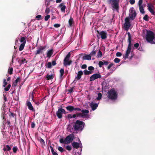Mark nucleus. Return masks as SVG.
<instances>
[{
  "label": "nucleus",
  "instance_id": "obj_1",
  "mask_svg": "<svg viewBox=\"0 0 155 155\" xmlns=\"http://www.w3.org/2000/svg\"><path fill=\"white\" fill-rule=\"evenodd\" d=\"M146 39L147 41L152 44H155V34L150 31H147Z\"/></svg>",
  "mask_w": 155,
  "mask_h": 155
},
{
  "label": "nucleus",
  "instance_id": "obj_2",
  "mask_svg": "<svg viewBox=\"0 0 155 155\" xmlns=\"http://www.w3.org/2000/svg\"><path fill=\"white\" fill-rule=\"evenodd\" d=\"M107 98L112 101H115L117 98V92L114 89H111L108 91L107 94Z\"/></svg>",
  "mask_w": 155,
  "mask_h": 155
},
{
  "label": "nucleus",
  "instance_id": "obj_3",
  "mask_svg": "<svg viewBox=\"0 0 155 155\" xmlns=\"http://www.w3.org/2000/svg\"><path fill=\"white\" fill-rule=\"evenodd\" d=\"M74 138V134H71L67 136L64 139L63 138L60 139L59 141L61 143L68 144L71 142Z\"/></svg>",
  "mask_w": 155,
  "mask_h": 155
},
{
  "label": "nucleus",
  "instance_id": "obj_4",
  "mask_svg": "<svg viewBox=\"0 0 155 155\" xmlns=\"http://www.w3.org/2000/svg\"><path fill=\"white\" fill-rule=\"evenodd\" d=\"M85 124L84 122L79 120H77L73 126L75 130L82 131L84 129Z\"/></svg>",
  "mask_w": 155,
  "mask_h": 155
},
{
  "label": "nucleus",
  "instance_id": "obj_5",
  "mask_svg": "<svg viewBox=\"0 0 155 155\" xmlns=\"http://www.w3.org/2000/svg\"><path fill=\"white\" fill-rule=\"evenodd\" d=\"M108 2L111 5L113 11L116 10L118 12L119 8V2H118L115 0H108Z\"/></svg>",
  "mask_w": 155,
  "mask_h": 155
},
{
  "label": "nucleus",
  "instance_id": "obj_6",
  "mask_svg": "<svg viewBox=\"0 0 155 155\" xmlns=\"http://www.w3.org/2000/svg\"><path fill=\"white\" fill-rule=\"evenodd\" d=\"M137 15V14L136 11L135 10L133 7L131 8L129 11V17L128 18L130 19L133 20H134Z\"/></svg>",
  "mask_w": 155,
  "mask_h": 155
},
{
  "label": "nucleus",
  "instance_id": "obj_7",
  "mask_svg": "<svg viewBox=\"0 0 155 155\" xmlns=\"http://www.w3.org/2000/svg\"><path fill=\"white\" fill-rule=\"evenodd\" d=\"M82 113H77V115L78 116H80L82 117L85 118H88L89 116L87 115V114L89 113V111L88 110H81Z\"/></svg>",
  "mask_w": 155,
  "mask_h": 155
},
{
  "label": "nucleus",
  "instance_id": "obj_8",
  "mask_svg": "<svg viewBox=\"0 0 155 155\" xmlns=\"http://www.w3.org/2000/svg\"><path fill=\"white\" fill-rule=\"evenodd\" d=\"M78 143H77L76 142H73L72 143V146L74 148H75L76 149H78L80 147L81 149L80 151V152L81 153L82 148V143L79 139H78Z\"/></svg>",
  "mask_w": 155,
  "mask_h": 155
},
{
  "label": "nucleus",
  "instance_id": "obj_9",
  "mask_svg": "<svg viewBox=\"0 0 155 155\" xmlns=\"http://www.w3.org/2000/svg\"><path fill=\"white\" fill-rule=\"evenodd\" d=\"M70 57V53L69 52L67 55L64 60V64L65 66L69 65H70L71 61H69V59Z\"/></svg>",
  "mask_w": 155,
  "mask_h": 155
},
{
  "label": "nucleus",
  "instance_id": "obj_10",
  "mask_svg": "<svg viewBox=\"0 0 155 155\" xmlns=\"http://www.w3.org/2000/svg\"><path fill=\"white\" fill-rule=\"evenodd\" d=\"M66 111L64 109L60 108L58 109V110L56 113L57 116L59 118H61L62 117V113L65 114Z\"/></svg>",
  "mask_w": 155,
  "mask_h": 155
},
{
  "label": "nucleus",
  "instance_id": "obj_11",
  "mask_svg": "<svg viewBox=\"0 0 155 155\" xmlns=\"http://www.w3.org/2000/svg\"><path fill=\"white\" fill-rule=\"evenodd\" d=\"M125 22L124 24V29L126 30H128L130 26V19L128 18H126L125 20Z\"/></svg>",
  "mask_w": 155,
  "mask_h": 155
},
{
  "label": "nucleus",
  "instance_id": "obj_12",
  "mask_svg": "<svg viewBox=\"0 0 155 155\" xmlns=\"http://www.w3.org/2000/svg\"><path fill=\"white\" fill-rule=\"evenodd\" d=\"M99 101L97 103H95L93 101L90 103V106L92 109V110L94 111L95 110L97 107Z\"/></svg>",
  "mask_w": 155,
  "mask_h": 155
},
{
  "label": "nucleus",
  "instance_id": "obj_13",
  "mask_svg": "<svg viewBox=\"0 0 155 155\" xmlns=\"http://www.w3.org/2000/svg\"><path fill=\"white\" fill-rule=\"evenodd\" d=\"M66 109L70 112H72L73 110H77L80 111L81 110V109L79 108H74V107L71 106H68L66 107Z\"/></svg>",
  "mask_w": 155,
  "mask_h": 155
},
{
  "label": "nucleus",
  "instance_id": "obj_14",
  "mask_svg": "<svg viewBox=\"0 0 155 155\" xmlns=\"http://www.w3.org/2000/svg\"><path fill=\"white\" fill-rule=\"evenodd\" d=\"M101 75L99 74H95L92 75L90 78V81H92L101 78Z\"/></svg>",
  "mask_w": 155,
  "mask_h": 155
},
{
  "label": "nucleus",
  "instance_id": "obj_15",
  "mask_svg": "<svg viewBox=\"0 0 155 155\" xmlns=\"http://www.w3.org/2000/svg\"><path fill=\"white\" fill-rule=\"evenodd\" d=\"M127 35L128 36V42L129 43L127 48L131 49L132 46V44L131 43V36L129 32L127 33Z\"/></svg>",
  "mask_w": 155,
  "mask_h": 155
},
{
  "label": "nucleus",
  "instance_id": "obj_16",
  "mask_svg": "<svg viewBox=\"0 0 155 155\" xmlns=\"http://www.w3.org/2000/svg\"><path fill=\"white\" fill-rule=\"evenodd\" d=\"M147 6L148 7V10L152 14L154 15L155 14L153 10L154 7L153 5L151 4L148 3L147 5Z\"/></svg>",
  "mask_w": 155,
  "mask_h": 155
},
{
  "label": "nucleus",
  "instance_id": "obj_17",
  "mask_svg": "<svg viewBox=\"0 0 155 155\" xmlns=\"http://www.w3.org/2000/svg\"><path fill=\"white\" fill-rule=\"evenodd\" d=\"M101 37L102 39H104L107 38V33L106 31H102L100 33Z\"/></svg>",
  "mask_w": 155,
  "mask_h": 155
},
{
  "label": "nucleus",
  "instance_id": "obj_18",
  "mask_svg": "<svg viewBox=\"0 0 155 155\" xmlns=\"http://www.w3.org/2000/svg\"><path fill=\"white\" fill-rule=\"evenodd\" d=\"M26 105L28 107V109L30 110H32L33 111H35V109L33 107L32 105L30 102H27L26 103Z\"/></svg>",
  "mask_w": 155,
  "mask_h": 155
},
{
  "label": "nucleus",
  "instance_id": "obj_19",
  "mask_svg": "<svg viewBox=\"0 0 155 155\" xmlns=\"http://www.w3.org/2000/svg\"><path fill=\"white\" fill-rule=\"evenodd\" d=\"M83 74V72L82 71H80L78 72L77 75L75 77V79L79 80L81 78V76Z\"/></svg>",
  "mask_w": 155,
  "mask_h": 155
},
{
  "label": "nucleus",
  "instance_id": "obj_20",
  "mask_svg": "<svg viewBox=\"0 0 155 155\" xmlns=\"http://www.w3.org/2000/svg\"><path fill=\"white\" fill-rule=\"evenodd\" d=\"M131 52V49H129L127 48V49L126 51V53L123 57V58L125 59L127 58H128V57L130 53Z\"/></svg>",
  "mask_w": 155,
  "mask_h": 155
},
{
  "label": "nucleus",
  "instance_id": "obj_21",
  "mask_svg": "<svg viewBox=\"0 0 155 155\" xmlns=\"http://www.w3.org/2000/svg\"><path fill=\"white\" fill-rule=\"evenodd\" d=\"M91 58V56L90 54H86L83 57V59L84 60H90Z\"/></svg>",
  "mask_w": 155,
  "mask_h": 155
},
{
  "label": "nucleus",
  "instance_id": "obj_22",
  "mask_svg": "<svg viewBox=\"0 0 155 155\" xmlns=\"http://www.w3.org/2000/svg\"><path fill=\"white\" fill-rule=\"evenodd\" d=\"M59 6L61 8V11L64 13L65 12V9L66 8V6L63 5V4L61 3L60 5Z\"/></svg>",
  "mask_w": 155,
  "mask_h": 155
},
{
  "label": "nucleus",
  "instance_id": "obj_23",
  "mask_svg": "<svg viewBox=\"0 0 155 155\" xmlns=\"http://www.w3.org/2000/svg\"><path fill=\"white\" fill-rule=\"evenodd\" d=\"M45 48V47H41L40 48H38V49L37 50L36 54H39L40 53H42L43 50Z\"/></svg>",
  "mask_w": 155,
  "mask_h": 155
},
{
  "label": "nucleus",
  "instance_id": "obj_24",
  "mask_svg": "<svg viewBox=\"0 0 155 155\" xmlns=\"http://www.w3.org/2000/svg\"><path fill=\"white\" fill-rule=\"evenodd\" d=\"M54 77V75L53 74H52L51 75L49 74H47V75L46 76V78H47V80H50L51 79H52Z\"/></svg>",
  "mask_w": 155,
  "mask_h": 155
},
{
  "label": "nucleus",
  "instance_id": "obj_25",
  "mask_svg": "<svg viewBox=\"0 0 155 155\" xmlns=\"http://www.w3.org/2000/svg\"><path fill=\"white\" fill-rule=\"evenodd\" d=\"M53 53V50L52 49H51L50 50H48L47 52V57H50L51 55H52Z\"/></svg>",
  "mask_w": 155,
  "mask_h": 155
},
{
  "label": "nucleus",
  "instance_id": "obj_26",
  "mask_svg": "<svg viewBox=\"0 0 155 155\" xmlns=\"http://www.w3.org/2000/svg\"><path fill=\"white\" fill-rule=\"evenodd\" d=\"M19 40L21 44H25L26 42V38H25L24 37H22L20 38Z\"/></svg>",
  "mask_w": 155,
  "mask_h": 155
},
{
  "label": "nucleus",
  "instance_id": "obj_27",
  "mask_svg": "<svg viewBox=\"0 0 155 155\" xmlns=\"http://www.w3.org/2000/svg\"><path fill=\"white\" fill-rule=\"evenodd\" d=\"M140 11V13L142 14H143L145 13L143 5L139 6Z\"/></svg>",
  "mask_w": 155,
  "mask_h": 155
},
{
  "label": "nucleus",
  "instance_id": "obj_28",
  "mask_svg": "<svg viewBox=\"0 0 155 155\" xmlns=\"http://www.w3.org/2000/svg\"><path fill=\"white\" fill-rule=\"evenodd\" d=\"M11 148L9 146L7 145L6 146H5L3 148V150L5 151H9L11 150Z\"/></svg>",
  "mask_w": 155,
  "mask_h": 155
},
{
  "label": "nucleus",
  "instance_id": "obj_29",
  "mask_svg": "<svg viewBox=\"0 0 155 155\" xmlns=\"http://www.w3.org/2000/svg\"><path fill=\"white\" fill-rule=\"evenodd\" d=\"M68 23L70 26H71L73 25L74 21L73 18L72 17H71L69 19Z\"/></svg>",
  "mask_w": 155,
  "mask_h": 155
},
{
  "label": "nucleus",
  "instance_id": "obj_30",
  "mask_svg": "<svg viewBox=\"0 0 155 155\" xmlns=\"http://www.w3.org/2000/svg\"><path fill=\"white\" fill-rule=\"evenodd\" d=\"M19 62L20 64L21 65L22 64H24L25 63H26L27 61L25 59L23 58V59H20L19 61Z\"/></svg>",
  "mask_w": 155,
  "mask_h": 155
},
{
  "label": "nucleus",
  "instance_id": "obj_31",
  "mask_svg": "<svg viewBox=\"0 0 155 155\" xmlns=\"http://www.w3.org/2000/svg\"><path fill=\"white\" fill-rule=\"evenodd\" d=\"M84 74L85 75H89L91 74L92 73L91 71L85 70L84 71Z\"/></svg>",
  "mask_w": 155,
  "mask_h": 155
},
{
  "label": "nucleus",
  "instance_id": "obj_32",
  "mask_svg": "<svg viewBox=\"0 0 155 155\" xmlns=\"http://www.w3.org/2000/svg\"><path fill=\"white\" fill-rule=\"evenodd\" d=\"M50 148L53 155H58L56 152L54 151L52 147H50Z\"/></svg>",
  "mask_w": 155,
  "mask_h": 155
},
{
  "label": "nucleus",
  "instance_id": "obj_33",
  "mask_svg": "<svg viewBox=\"0 0 155 155\" xmlns=\"http://www.w3.org/2000/svg\"><path fill=\"white\" fill-rule=\"evenodd\" d=\"M102 94L101 93H99L98 94V97H97L96 99L98 101L100 100L102 97Z\"/></svg>",
  "mask_w": 155,
  "mask_h": 155
},
{
  "label": "nucleus",
  "instance_id": "obj_34",
  "mask_svg": "<svg viewBox=\"0 0 155 155\" xmlns=\"http://www.w3.org/2000/svg\"><path fill=\"white\" fill-rule=\"evenodd\" d=\"M25 45V44H21L19 47V50L20 51H22L24 49Z\"/></svg>",
  "mask_w": 155,
  "mask_h": 155
},
{
  "label": "nucleus",
  "instance_id": "obj_35",
  "mask_svg": "<svg viewBox=\"0 0 155 155\" xmlns=\"http://www.w3.org/2000/svg\"><path fill=\"white\" fill-rule=\"evenodd\" d=\"M60 77L61 78L62 76H63L64 72V69L62 68L61 69L60 71Z\"/></svg>",
  "mask_w": 155,
  "mask_h": 155
},
{
  "label": "nucleus",
  "instance_id": "obj_36",
  "mask_svg": "<svg viewBox=\"0 0 155 155\" xmlns=\"http://www.w3.org/2000/svg\"><path fill=\"white\" fill-rule=\"evenodd\" d=\"M13 70V68L12 67H10L8 70V73L10 74H12V73Z\"/></svg>",
  "mask_w": 155,
  "mask_h": 155
},
{
  "label": "nucleus",
  "instance_id": "obj_37",
  "mask_svg": "<svg viewBox=\"0 0 155 155\" xmlns=\"http://www.w3.org/2000/svg\"><path fill=\"white\" fill-rule=\"evenodd\" d=\"M11 87V85L10 84H9L8 85V86L6 87H5L4 88V90L5 91H8L9 90Z\"/></svg>",
  "mask_w": 155,
  "mask_h": 155
},
{
  "label": "nucleus",
  "instance_id": "obj_38",
  "mask_svg": "<svg viewBox=\"0 0 155 155\" xmlns=\"http://www.w3.org/2000/svg\"><path fill=\"white\" fill-rule=\"evenodd\" d=\"M50 12V9L48 7L46 8L45 10V13L46 14H48Z\"/></svg>",
  "mask_w": 155,
  "mask_h": 155
},
{
  "label": "nucleus",
  "instance_id": "obj_39",
  "mask_svg": "<svg viewBox=\"0 0 155 155\" xmlns=\"http://www.w3.org/2000/svg\"><path fill=\"white\" fill-rule=\"evenodd\" d=\"M99 66L101 68L102 66L104 65V63L103 61H100L98 63Z\"/></svg>",
  "mask_w": 155,
  "mask_h": 155
},
{
  "label": "nucleus",
  "instance_id": "obj_40",
  "mask_svg": "<svg viewBox=\"0 0 155 155\" xmlns=\"http://www.w3.org/2000/svg\"><path fill=\"white\" fill-rule=\"evenodd\" d=\"M96 54V52L95 51H93L89 54L90 55L92 56H93L95 55Z\"/></svg>",
  "mask_w": 155,
  "mask_h": 155
},
{
  "label": "nucleus",
  "instance_id": "obj_41",
  "mask_svg": "<svg viewBox=\"0 0 155 155\" xmlns=\"http://www.w3.org/2000/svg\"><path fill=\"white\" fill-rule=\"evenodd\" d=\"M8 84L7 82L6 81V80L5 79H4L3 80V87H5L6 85H7Z\"/></svg>",
  "mask_w": 155,
  "mask_h": 155
},
{
  "label": "nucleus",
  "instance_id": "obj_42",
  "mask_svg": "<svg viewBox=\"0 0 155 155\" xmlns=\"http://www.w3.org/2000/svg\"><path fill=\"white\" fill-rule=\"evenodd\" d=\"M102 53L101 52V51L100 50H99L97 55V56H98V58L101 57L102 55Z\"/></svg>",
  "mask_w": 155,
  "mask_h": 155
},
{
  "label": "nucleus",
  "instance_id": "obj_43",
  "mask_svg": "<svg viewBox=\"0 0 155 155\" xmlns=\"http://www.w3.org/2000/svg\"><path fill=\"white\" fill-rule=\"evenodd\" d=\"M120 61V60L117 58H115L114 60V61L116 63H118Z\"/></svg>",
  "mask_w": 155,
  "mask_h": 155
},
{
  "label": "nucleus",
  "instance_id": "obj_44",
  "mask_svg": "<svg viewBox=\"0 0 155 155\" xmlns=\"http://www.w3.org/2000/svg\"><path fill=\"white\" fill-rule=\"evenodd\" d=\"M143 19L145 21H148V16L147 15H145L143 18Z\"/></svg>",
  "mask_w": 155,
  "mask_h": 155
},
{
  "label": "nucleus",
  "instance_id": "obj_45",
  "mask_svg": "<svg viewBox=\"0 0 155 155\" xmlns=\"http://www.w3.org/2000/svg\"><path fill=\"white\" fill-rule=\"evenodd\" d=\"M50 16L49 15H47L45 17V21H47L50 18Z\"/></svg>",
  "mask_w": 155,
  "mask_h": 155
},
{
  "label": "nucleus",
  "instance_id": "obj_46",
  "mask_svg": "<svg viewBox=\"0 0 155 155\" xmlns=\"http://www.w3.org/2000/svg\"><path fill=\"white\" fill-rule=\"evenodd\" d=\"M52 65L51 62H49L47 63V67L48 68H50L51 67Z\"/></svg>",
  "mask_w": 155,
  "mask_h": 155
},
{
  "label": "nucleus",
  "instance_id": "obj_47",
  "mask_svg": "<svg viewBox=\"0 0 155 155\" xmlns=\"http://www.w3.org/2000/svg\"><path fill=\"white\" fill-rule=\"evenodd\" d=\"M88 69L89 71H91L94 69V68L92 66H90L88 67Z\"/></svg>",
  "mask_w": 155,
  "mask_h": 155
},
{
  "label": "nucleus",
  "instance_id": "obj_48",
  "mask_svg": "<svg viewBox=\"0 0 155 155\" xmlns=\"http://www.w3.org/2000/svg\"><path fill=\"white\" fill-rule=\"evenodd\" d=\"M66 148L68 150L70 151L71 149V147L70 145H68L66 146Z\"/></svg>",
  "mask_w": 155,
  "mask_h": 155
},
{
  "label": "nucleus",
  "instance_id": "obj_49",
  "mask_svg": "<svg viewBox=\"0 0 155 155\" xmlns=\"http://www.w3.org/2000/svg\"><path fill=\"white\" fill-rule=\"evenodd\" d=\"M143 2V0H139L138 2V6L143 5L142 3Z\"/></svg>",
  "mask_w": 155,
  "mask_h": 155
},
{
  "label": "nucleus",
  "instance_id": "obj_50",
  "mask_svg": "<svg viewBox=\"0 0 155 155\" xmlns=\"http://www.w3.org/2000/svg\"><path fill=\"white\" fill-rule=\"evenodd\" d=\"M58 149L61 152H63L64 151L63 149L61 147H58Z\"/></svg>",
  "mask_w": 155,
  "mask_h": 155
},
{
  "label": "nucleus",
  "instance_id": "obj_51",
  "mask_svg": "<svg viewBox=\"0 0 155 155\" xmlns=\"http://www.w3.org/2000/svg\"><path fill=\"white\" fill-rule=\"evenodd\" d=\"M114 65V64L113 63H111L107 67V69H110V68L111 67H113V65Z\"/></svg>",
  "mask_w": 155,
  "mask_h": 155
},
{
  "label": "nucleus",
  "instance_id": "obj_52",
  "mask_svg": "<svg viewBox=\"0 0 155 155\" xmlns=\"http://www.w3.org/2000/svg\"><path fill=\"white\" fill-rule=\"evenodd\" d=\"M135 0H130L129 2L131 5H133L135 3Z\"/></svg>",
  "mask_w": 155,
  "mask_h": 155
},
{
  "label": "nucleus",
  "instance_id": "obj_53",
  "mask_svg": "<svg viewBox=\"0 0 155 155\" xmlns=\"http://www.w3.org/2000/svg\"><path fill=\"white\" fill-rule=\"evenodd\" d=\"M41 17V16L40 15H37L36 17V18L38 20H40V18Z\"/></svg>",
  "mask_w": 155,
  "mask_h": 155
},
{
  "label": "nucleus",
  "instance_id": "obj_54",
  "mask_svg": "<svg viewBox=\"0 0 155 155\" xmlns=\"http://www.w3.org/2000/svg\"><path fill=\"white\" fill-rule=\"evenodd\" d=\"M122 55L121 53L120 52H117L116 53V56L117 57H120Z\"/></svg>",
  "mask_w": 155,
  "mask_h": 155
},
{
  "label": "nucleus",
  "instance_id": "obj_55",
  "mask_svg": "<svg viewBox=\"0 0 155 155\" xmlns=\"http://www.w3.org/2000/svg\"><path fill=\"white\" fill-rule=\"evenodd\" d=\"M54 26L55 28H58L60 26V25L58 24H55Z\"/></svg>",
  "mask_w": 155,
  "mask_h": 155
},
{
  "label": "nucleus",
  "instance_id": "obj_56",
  "mask_svg": "<svg viewBox=\"0 0 155 155\" xmlns=\"http://www.w3.org/2000/svg\"><path fill=\"white\" fill-rule=\"evenodd\" d=\"M67 117H68V118L69 119H71L72 118V114H69L68 115Z\"/></svg>",
  "mask_w": 155,
  "mask_h": 155
},
{
  "label": "nucleus",
  "instance_id": "obj_57",
  "mask_svg": "<svg viewBox=\"0 0 155 155\" xmlns=\"http://www.w3.org/2000/svg\"><path fill=\"white\" fill-rule=\"evenodd\" d=\"M139 44L138 43H136L134 45V47L135 48H137L138 47Z\"/></svg>",
  "mask_w": 155,
  "mask_h": 155
},
{
  "label": "nucleus",
  "instance_id": "obj_58",
  "mask_svg": "<svg viewBox=\"0 0 155 155\" xmlns=\"http://www.w3.org/2000/svg\"><path fill=\"white\" fill-rule=\"evenodd\" d=\"M56 64V61H52V62L51 65L52 66H54Z\"/></svg>",
  "mask_w": 155,
  "mask_h": 155
},
{
  "label": "nucleus",
  "instance_id": "obj_59",
  "mask_svg": "<svg viewBox=\"0 0 155 155\" xmlns=\"http://www.w3.org/2000/svg\"><path fill=\"white\" fill-rule=\"evenodd\" d=\"M20 80V78L19 77L17 78L15 81V82L17 83L18 82H19Z\"/></svg>",
  "mask_w": 155,
  "mask_h": 155
},
{
  "label": "nucleus",
  "instance_id": "obj_60",
  "mask_svg": "<svg viewBox=\"0 0 155 155\" xmlns=\"http://www.w3.org/2000/svg\"><path fill=\"white\" fill-rule=\"evenodd\" d=\"M87 65L86 64H83L81 66V68L82 69H85L87 68Z\"/></svg>",
  "mask_w": 155,
  "mask_h": 155
},
{
  "label": "nucleus",
  "instance_id": "obj_61",
  "mask_svg": "<svg viewBox=\"0 0 155 155\" xmlns=\"http://www.w3.org/2000/svg\"><path fill=\"white\" fill-rule=\"evenodd\" d=\"M35 126V124L34 122H32L31 124V127L34 128Z\"/></svg>",
  "mask_w": 155,
  "mask_h": 155
},
{
  "label": "nucleus",
  "instance_id": "obj_62",
  "mask_svg": "<svg viewBox=\"0 0 155 155\" xmlns=\"http://www.w3.org/2000/svg\"><path fill=\"white\" fill-rule=\"evenodd\" d=\"M13 151L15 153L17 150V148L16 147H14L13 149Z\"/></svg>",
  "mask_w": 155,
  "mask_h": 155
},
{
  "label": "nucleus",
  "instance_id": "obj_63",
  "mask_svg": "<svg viewBox=\"0 0 155 155\" xmlns=\"http://www.w3.org/2000/svg\"><path fill=\"white\" fill-rule=\"evenodd\" d=\"M103 62L104 63V64L105 65H107L108 64V62L107 61H103Z\"/></svg>",
  "mask_w": 155,
  "mask_h": 155
},
{
  "label": "nucleus",
  "instance_id": "obj_64",
  "mask_svg": "<svg viewBox=\"0 0 155 155\" xmlns=\"http://www.w3.org/2000/svg\"><path fill=\"white\" fill-rule=\"evenodd\" d=\"M17 85V83L15 82L13 83L12 86V87H15V86H16Z\"/></svg>",
  "mask_w": 155,
  "mask_h": 155
}]
</instances>
